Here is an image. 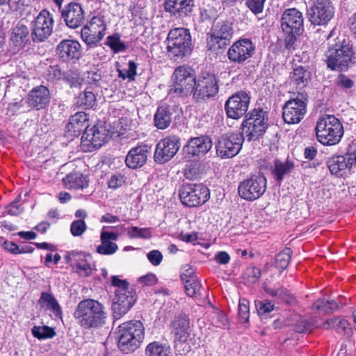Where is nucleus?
Listing matches in <instances>:
<instances>
[{
  "mask_svg": "<svg viewBox=\"0 0 356 356\" xmlns=\"http://www.w3.org/2000/svg\"><path fill=\"white\" fill-rule=\"evenodd\" d=\"M74 317L83 329H98L106 324L107 314L105 307L93 299H85L77 305Z\"/></svg>",
  "mask_w": 356,
  "mask_h": 356,
  "instance_id": "f257e3e1",
  "label": "nucleus"
},
{
  "mask_svg": "<svg viewBox=\"0 0 356 356\" xmlns=\"http://www.w3.org/2000/svg\"><path fill=\"white\" fill-rule=\"evenodd\" d=\"M116 334L119 349L128 354L140 346L145 336V327L140 321H127L118 326Z\"/></svg>",
  "mask_w": 356,
  "mask_h": 356,
  "instance_id": "f03ea898",
  "label": "nucleus"
},
{
  "mask_svg": "<svg viewBox=\"0 0 356 356\" xmlns=\"http://www.w3.org/2000/svg\"><path fill=\"white\" fill-rule=\"evenodd\" d=\"M317 140L324 145L338 144L343 135V127L341 121L332 115L321 117L316 125Z\"/></svg>",
  "mask_w": 356,
  "mask_h": 356,
  "instance_id": "7ed1b4c3",
  "label": "nucleus"
},
{
  "mask_svg": "<svg viewBox=\"0 0 356 356\" xmlns=\"http://www.w3.org/2000/svg\"><path fill=\"white\" fill-rule=\"evenodd\" d=\"M337 42L330 44L326 52L327 67L332 70H346L351 62L353 54L352 46L345 39L337 37Z\"/></svg>",
  "mask_w": 356,
  "mask_h": 356,
  "instance_id": "20e7f679",
  "label": "nucleus"
},
{
  "mask_svg": "<svg viewBox=\"0 0 356 356\" xmlns=\"http://www.w3.org/2000/svg\"><path fill=\"white\" fill-rule=\"evenodd\" d=\"M194 70L186 65L177 67L172 76V85L169 94L173 96H184L192 92L195 85Z\"/></svg>",
  "mask_w": 356,
  "mask_h": 356,
  "instance_id": "39448f33",
  "label": "nucleus"
},
{
  "mask_svg": "<svg viewBox=\"0 0 356 356\" xmlns=\"http://www.w3.org/2000/svg\"><path fill=\"white\" fill-rule=\"evenodd\" d=\"M268 127L267 113L261 109H254L245 116L241 128L248 140H255L262 136Z\"/></svg>",
  "mask_w": 356,
  "mask_h": 356,
  "instance_id": "423d86ee",
  "label": "nucleus"
},
{
  "mask_svg": "<svg viewBox=\"0 0 356 356\" xmlns=\"http://www.w3.org/2000/svg\"><path fill=\"white\" fill-rule=\"evenodd\" d=\"M166 41L168 51L174 58H183L191 51V38L186 29L171 30Z\"/></svg>",
  "mask_w": 356,
  "mask_h": 356,
  "instance_id": "0eeeda50",
  "label": "nucleus"
},
{
  "mask_svg": "<svg viewBox=\"0 0 356 356\" xmlns=\"http://www.w3.org/2000/svg\"><path fill=\"white\" fill-rule=\"evenodd\" d=\"M234 34L233 23L221 21L215 24L207 35V47L209 50L217 51L226 47Z\"/></svg>",
  "mask_w": 356,
  "mask_h": 356,
  "instance_id": "6e6552de",
  "label": "nucleus"
},
{
  "mask_svg": "<svg viewBox=\"0 0 356 356\" xmlns=\"http://www.w3.org/2000/svg\"><path fill=\"white\" fill-rule=\"evenodd\" d=\"M244 140L243 134L238 132L222 135L216 145L217 155L222 159L235 156L241 149Z\"/></svg>",
  "mask_w": 356,
  "mask_h": 356,
  "instance_id": "1a4fd4ad",
  "label": "nucleus"
},
{
  "mask_svg": "<svg viewBox=\"0 0 356 356\" xmlns=\"http://www.w3.org/2000/svg\"><path fill=\"white\" fill-rule=\"evenodd\" d=\"M210 197L209 188L202 184H186L179 190V198L183 204L197 207L205 203Z\"/></svg>",
  "mask_w": 356,
  "mask_h": 356,
  "instance_id": "9d476101",
  "label": "nucleus"
},
{
  "mask_svg": "<svg viewBox=\"0 0 356 356\" xmlns=\"http://www.w3.org/2000/svg\"><path fill=\"white\" fill-rule=\"evenodd\" d=\"M307 99L301 94L291 98L282 107V117L284 122L289 124H298L307 113Z\"/></svg>",
  "mask_w": 356,
  "mask_h": 356,
  "instance_id": "9b49d317",
  "label": "nucleus"
},
{
  "mask_svg": "<svg viewBox=\"0 0 356 356\" xmlns=\"http://www.w3.org/2000/svg\"><path fill=\"white\" fill-rule=\"evenodd\" d=\"M106 29L104 17L101 15L93 16L81 29V39L89 47L96 46L104 37Z\"/></svg>",
  "mask_w": 356,
  "mask_h": 356,
  "instance_id": "f8f14e48",
  "label": "nucleus"
},
{
  "mask_svg": "<svg viewBox=\"0 0 356 356\" xmlns=\"http://www.w3.org/2000/svg\"><path fill=\"white\" fill-rule=\"evenodd\" d=\"M238 195L248 201L259 198L266 190V179L261 175H254L244 179L238 186Z\"/></svg>",
  "mask_w": 356,
  "mask_h": 356,
  "instance_id": "ddd939ff",
  "label": "nucleus"
},
{
  "mask_svg": "<svg viewBox=\"0 0 356 356\" xmlns=\"http://www.w3.org/2000/svg\"><path fill=\"white\" fill-rule=\"evenodd\" d=\"M171 332L175 336V348L180 355L189 350L186 341L189 335V319L185 314L176 316L171 323Z\"/></svg>",
  "mask_w": 356,
  "mask_h": 356,
  "instance_id": "4468645a",
  "label": "nucleus"
},
{
  "mask_svg": "<svg viewBox=\"0 0 356 356\" xmlns=\"http://www.w3.org/2000/svg\"><path fill=\"white\" fill-rule=\"evenodd\" d=\"M112 306L113 316L119 319L123 316L134 305L136 298L132 287L126 289H116Z\"/></svg>",
  "mask_w": 356,
  "mask_h": 356,
  "instance_id": "2eb2a0df",
  "label": "nucleus"
},
{
  "mask_svg": "<svg viewBox=\"0 0 356 356\" xmlns=\"http://www.w3.org/2000/svg\"><path fill=\"white\" fill-rule=\"evenodd\" d=\"M255 47L250 39H240L229 48L227 55L230 62L243 64L254 54Z\"/></svg>",
  "mask_w": 356,
  "mask_h": 356,
  "instance_id": "dca6fc26",
  "label": "nucleus"
},
{
  "mask_svg": "<svg viewBox=\"0 0 356 356\" xmlns=\"http://www.w3.org/2000/svg\"><path fill=\"white\" fill-rule=\"evenodd\" d=\"M250 104V97L244 91H240L232 95L226 101L225 110L228 118L238 120L248 111Z\"/></svg>",
  "mask_w": 356,
  "mask_h": 356,
  "instance_id": "f3484780",
  "label": "nucleus"
},
{
  "mask_svg": "<svg viewBox=\"0 0 356 356\" xmlns=\"http://www.w3.org/2000/svg\"><path fill=\"white\" fill-rule=\"evenodd\" d=\"M193 97L197 99H204L215 96L218 92L216 76L209 73H202L195 81Z\"/></svg>",
  "mask_w": 356,
  "mask_h": 356,
  "instance_id": "a211bd4d",
  "label": "nucleus"
},
{
  "mask_svg": "<svg viewBox=\"0 0 356 356\" xmlns=\"http://www.w3.org/2000/svg\"><path fill=\"white\" fill-rule=\"evenodd\" d=\"M310 22L315 25H323L331 20L334 8L330 0H318L308 10Z\"/></svg>",
  "mask_w": 356,
  "mask_h": 356,
  "instance_id": "6ab92c4d",
  "label": "nucleus"
},
{
  "mask_svg": "<svg viewBox=\"0 0 356 356\" xmlns=\"http://www.w3.org/2000/svg\"><path fill=\"white\" fill-rule=\"evenodd\" d=\"M179 147L180 142L177 136H170L161 139L156 146L155 161L164 163L170 161L177 154Z\"/></svg>",
  "mask_w": 356,
  "mask_h": 356,
  "instance_id": "aec40b11",
  "label": "nucleus"
},
{
  "mask_svg": "<svg viewBox=\"0 0 356 356\" xmlns=\"http://www.w3.org/2000/svg\"><path fill=\"white\" fill-rule=\"evenodd\" d=\"M106 130L99 126L86 128L81 137V145L84 152H92L98 149L106 141Z\"/></svg>",
  "mask_w": 356,
  "mask_h": 356,
  "instance_id": "412c9836",
  "label": "nucleus"
},
{
  "mask_svg": "<svg viewBox=\"0 0 356 356\" xmlns=\"http://www.w3.org/2000/svg\"><path fill=\"white\" fill-rule=\"evenodd\" d=\"M355 163L356 154L355 152L332 156L327 161L331 174L337 177H342L346 175Z\"/></svg>",
  "mask_w": 356,
  "mask_h": 356,
  "instance_id": "4be33fe9",
  "label": "nucleus"
},
{
  "mask_svg": "<svg viewBox=\"0 0 356 356\" xmlns=\"http://www.w3.org/2000/svg\"><path fill=\"white\" fill-rule=\"evenodd\" d=\"M281 26L284 33H300L303 29L302 13L296 8L286 10L282 16Z\"/></svg>",
  "mask_w": 356,
  "mask_h": 356,
  "instance_id": "5701e85b",
  "label": "nucleus"
},
{
  "mask_svg": "<svg viewBox=\"0 0 356 356\" xmlns=\"http://www.w3.org/2000/svg\"><path fill=\"white\" fill-rule=\"evenodd\" d=\"M56 53L63 61L77 60L81 56V45L77 40L65 39L57 45Z\"/></svg>",
  "mask_w": 356,
  "mask_h": 356,
  "instance_id": "b1692460",
  "label": "nucleus"
},
{
  "mask_svg": "<svg viewBox=\"0 0 356 356\" xmlns=\"http://www.w3.org/2000/svg\"><path fill=\"white\" fill-rule=\"evenodd\" d=\"M212 147V141L208 136H200L191 138L184 147L185 153L188 156H203L207 154Z\"/></svg>",
  "mask_w": 356,
  "mask_h": 356,
  "instance_id": "393cba45",
  "label": "nucleus"
},
{
  "mask_svg": "<svg viewBox=\"0 0 356 356\" xmlns=\"http://www.w3.org/2000/svg\"><path fill=\"white\" fill-rule=\"evenodd\" d=\"M164 9L176 17L189 16L194 6L193 0H164Z\"/></svg>",
  "mask_w": 356,
  "mask_h": 356,
  "instance_id": "a878e982",
  "label": "nucleus"
},
{
  "mask_svg": "<svg viewBox=\"0 0 356 356\" xmlns=\"http://www.w3.org/2000/svg\"><path fill=\"white\" fill-rule=\"evenodd\" d=\"M62 16L70 28L76 29L81 26L85 16L81 6L79 3H71L62 11Z\"/></svg>",
  "mask_w": 356,
  "mask_h": 356,
  "instance_id": "bb28decb",
  "label": "nucleus"
},
{
  "mask_svg": "<svg viewBox=\"0 0 356 356\" xmlns=\"http://www.w3.org/2000/svg\"><path fill=\"white\" fill-rule=\"evenodd\" d=\"M149 147L146 145H140L131 148L125 159L128 168L136 169L143 166L147 161Z\"/></svg>",
  "mask_w": 356,
  "mask_h": 356,
  "instance_id": "cd10ccee",
  "label": "nucleus"
},
{
  "mask_svg": "<svg viewBox=\"0 0 356 356\" xmlns=\"http://www.w3.org/2000/svg\"><path fill=\"white\" fill-rule=\"evenodd\" d=\"M106 228V227H104L101 232V244L97 247V252L103 255H111L118 249V245L114 243L118 239V234L108 232Z\"/></svg>",
  "mask_w": 356,
  "mask_h": 356,
  "instance_id": "c85d7f7f",
  "label": "nucleus"
},
{
  "mask_svg": "<svg viewBox=\"0 0 356 356\" xmlns=\"http://www.w3.org/2000/svg\"><path fill=\"white\" fill-rule=\"evenodd\" d=\"M88 121V115L84 112H77L72 115L66 125L67 131L73 136H79L81 132L87 128Z\"/></svg>",
  "mask_w": 356,
  "mask_h": 356,
  "instance_id": "c756f323",
  "label": "nucleus"
},
{
  "mask_svg": "<svg viewBox=\"0 0 356 356\" xmlns=\"http://www.w3.org/2000/svg\"><path fill=\"white\" fill-rule=\"evenodd\" d=\"M72 255L75 260L76 272L81 277L91 275L95 270V267L90 261V255L79 252Z\"/></svg>",
  "mask_w": 356,
  "mask_h": 356,
  "instance_id": "7c9ffc66",
  "label": "nucleus"
},
{
  "mask_svg": "<svg viewBox=\"0 0 356 356\" xmlns=\"http://www.w3.org/2000/svg\"><path fill=\"white\" fill-rule=\"evenodd\" d=\"M324 329H333L340 334L348 337L353 334V329L349 322L343 318L335 317L327 319L323 325Z\"/></svg>",
  "mask_w": 356,
  "mask_h": 356,
  "instance_id": "2f4dec72",
  "label": "nucleus"
},
{
  "mask_svg": "<svg viewBox=\"0 0 356 356\" xmlns=\"http://www.w3.org/2000/svg\"><path fill=\"white\" fill-rule=\"evenodd\" d=\"M172 108L166 105H160L154 116V123L159 129H165L168 128L172 122Z\"/></svg>",
  "mask_w": 356,
  "mask_h": 356,
  "instance_id": "473e14b6",
  "label": "nucleus"
},
{
  "mask_svg": "<svg viewBox=\"0 0 356 356\" xmlns=\"http://www.w3.org/2000/svg\"><path fill=\"white\" fill-rule=\"evenodd\" d=\"M29 30L24 24H18L13 29L10 36V43L15 47V51H19L23 48L28 41Z\"/></svg>",
  "mask_w": 356,
  "mask_h": 356,
  "instance_id": "72a5a7b5",
  "label": "nucleus"
},
{
  "mask_svg": "<svg viewBox=\"0 0 356 356\" xmlns=\"http://www.w3.org/2000/svg\"><path fill=\"white\" fill-rule=\"evenodd\" d=\"M311 72L308 67L299 66L293 70L290 76V83L296 86L298 88H303L311 80Z\"/></svg>",
  "mask_w": 356,
  "mask_h": 356,
  "instance_id": "f704fd0d",
  "label": "nucleus"
},
{
  "mask_svg": "<svg viewBox=\"0 0 356 356\" xmlns=\"http://www.w3.org/2000/svg\"><path fill=\"white\" fill-rule=\"evenodd\" d=\"M62 179L65 186L68 189H83L88 186L87 177L79 172L70 173Z\"/></svg>",
  "mask_w": 356,
  "mask_h": 356,
  "instance_id": "c9c22d12",
  "label": "nucleus"
},
{
  "mask_svg": "<svg viewBox=\"0 0 356 356\" xmlns=\"http://www.w3.org/2000/svg\"><path fill=\"white\" fill-rule=\"evenodd\" d=\"M29 106L39 110L44 106V86H40L33 88L29 93L27 99Z\"/></svg>",
  "mask_w": 356,
  "mask_h": 356,
  "instance_id": "e433bc0d",
  "label": "nucleus"
},
{
  "mask_svg": "<svg viewBox=\"0 0 356 356\" xmlns=\"http://www.w3.org/2000/svg\"><path fill=\"white\" fill-rule=\"evenodd\" d=\"M145 354L147 356H170V347L165 343L153 341L147 346Z\"/></svg>",
  "mask_w": 356,
  "mask_h": 356,
  "instance_id": "4c0bfd02",
  "label": "nucleus"
},
{
  "mask_svg": "<svg viewBox=\"0 0 356 356\" xmlns=\"http://www.w3.org/2000/svg\"><path fill=\"white\" fill-rule=\"evenodd\" d=\"M293 167L294 164L292 161H286L283 162L278 160L275 161L273 170L275 179L277 181L281 182L284 177L291 172Z\"/></svg>",
  "mask_w": 356,
  "mask_h": 356,
  "instance_id": "58836bf2",
  "label": "nucleus"
},
{
  "mask_svg": "<svg viewBox=\"0 0 356 356\" xmlns=\"http://www.w3.org/2000/svg\"><path fill=\"white\" fill-rule=\"evenodd\" d=\"M44 10L40 11L34 22L32 38L35 42H42L44 38Z\"/></svg>",
  "mask_w": 356,
  "mask_h": 356,
  "instance_id": "ea45409f",
  "label": "nucleus"
},
{
  "mask_svg": "<svg viewBox=\"0 0 356 356\" xmlns=\"http://www.w3.org/2000/svg\"><path fill=\"white\" fill-rule=\"evenodd\" d=\"M51 312L50 316L54 321L58 323L62 321V310L56 298L51 294L46 293V310Z\"/></svg>",
  "mask_w": 356,
  "mask_h": 356,
  "instance_id": "a19ab883",
  "label": "nucleus"
},
{
  "mask_svg": "<svg viewBox=\"0 0 356 356\" xmlns=\"http://www.w3.org/2000/svg\"><path fill=\"white\" fill-rule=\"evenodd\" d=\"M105 44L108 46L114 53L123 52L127 49V46L124 42L121 40L120 35L118 33L108 36Z\"/></svg>",
  "mask_w": 356,
  "mask_h": 356,
  "instance_id": "79ce46f5",
  "label": "nucleus"
},
{
  "mask_svg": "<svg viewBox=\"0 0 356 356\" xmlns=\"http://www.w3.org/2000/svg\"><path fill=\"white\" fill-rule=\"evenodd\" d=\"M186 294L190 297H197L201 294L202 285L197 278L191 277L184 282Z\"/></svg>",
  "mask_w": 356,
  "mask_h": 356,
  "instance_id": "37998d69",
  "label": "nucleus"
},
{
  "mask_svg": "<svg viewBox=\"0 0 356 356\" xmlns=\"http://www.w3.org/2000/svg\"><path fill=\"white\" fill-rule=\"evenodd\" d=\"M339 307L334 300H318L312 305V309L320 311L324 314L332 312Z\"/></svg>",
  "mask_w": 356,
  "mask_h": 356,
  "instance_id": "c03bdc74",
  "label": "nucleus"
},
{
  "mask_svg": "<svg viewBox=\"0 0 356 356\" xmlns=\"http://www.w3.org/2000/svg\"><path fill=\"white\" fill-rule=\"evenodd\" d=\"M291 250L285 248L275 257V266L282 270L285 269L291 260Z\"/></svg>",
  "mask_w": 356,
  "mask_h": 356,
  "instance_id": "a18cd8bd",
  "label": "nucleus"
},
{
  "mask_svg": "<svg viewBox=\"0 0 356 356\" xmlns=\"http://www.w3.org/2000/svg\"><path fill=\"white\" fill-rule=\"evenodd\" d=\"M127 234L131 238L149 239L152 237V232L149 228H139L136 226L131 227L127 231Z\"/></svg>",
  "mask_w": 356,
  "mask_h": 356,
  "instance_id": "49530a36",
  "label": "nucleus"
},
{
  "mask_svg": "<svg viewBox=\"0 0 356 356\" xmlns=\"http://www.w3.org/2000/svg\"><path fill=\"white\" fill-rule=\"evenodd\" d=\"M184 177L190 180L199 179L201 175L200 165L197 162L187 164L184 170Z\"/></svg>",
  "mask_w": 356,
  "mask_h": 356,
  "instance_id": "de8ad7c7",
  "label": "nucleus"
},
{
  "mask_svg": "<svg viewBox=\"0 0 356 356\" xmlns=\"http://www.w3.org/2000/svg\"><path fill=\"white\" fill-rule=\"evenodd\" d=\"M254 305L257 314L261 317L269 314L275 309V304L270 300H256Z\"/></svg>",
  "mask_w": 356,
  "mask_h": 356,
  "instance_id": "09e8293b",
  "label": "nucleus"
},
{
  "mask_svg": "<svg viewBox=\"0 0 356 356\" xmlns=\"http://www.w3.org/2000/svg\"><path fill=\"white\" fill-rule=\"evenodd\" d=\"M249 307V301L247 299L242 298L239 300L238 314L241 323H246L248 321L250 317Z\"/></svg>",
  "mask_w": 356,
  "mask_h": 356,
  "instance_id": "8fccbe9b",
  "label": "nucleus"
},
{
  "mask_svg": "<svg viewBox=\"0 0 356 356\" xmlns=\"http://www.w3.org/2000/svg\"><path fill=\"white\" fill-rule=\"evenodd\" d=\"M96 102V97L93 92L85 91L79 97L77 104L83 106L85 108H92Z\"/></svg>",
  "mask_w": 356,
  "mask_h": 356,
  "instance_id": "3c124183",
  "label": "nucleus"
},
{
  "mask_svg": "<svg viewBox=\"0 0 356 356\" xmlns=\"http://www.w3.org/2000/svg\"><path fill=\"white\" fill-rule=\"evenodd\" d=\"M20 196H18L13 202L8 204L3 212L4 214L17 216L23 213L24 208L19 202Z\"/></svg>",
  "mask_w": 356,
  "mask_h": 356,
  "instance_id": "603ef678",
  "label": "nucleus"
},
{
  "mask_svg": "<svg viewBox=\"0 0 356 356\" xmlns=\"http://www.w3.org/2000/svg\"><path fill=\"white\" fill-rule=\"evenodd\" d=\"M127 178L121 173L112 175L108 181V186L110 188L116 189L121 187L126 181Z\"/></svg>",
  "mask_w": 356,
  "mask_h": 356,
  "instance_id": "864d4df0",
  "label": "nucleus"
},
{
  "mask_svg": "<svg viewBox=\"0 0 356 356\" xmlns=\"http://www.w3.org/2000/svg\"><path fill=\"white\" fill-rule=\"evenodd\" d=\"M87 228L86 222L83 219L76 220L72 222L70 231L73 236H79L83 234Z\"/></svg>",
  "mask_w": 356,
  "mask_h": 356,
  "instance_id": "5fc2aeb1",
  "label": "nucleus"
},
{
  "mask_svg": "<svg viewBox=\"0 0 356 356\" xmlns=\"http://www.w3.org/2000/svg\"><path fill=\"white\" fill-rule=\"evenodd\" d=\"M266 0H246L245 5L255 15L261 13Z\"/></svg>",
  "mask_w": 356,
  "mask_h": 356,
  "instance_id": "6e6d98bb",
  "label": "nucleus"
},
{
  "mask_svg": "<svg viewBox=\"0 0 356 356\" xmlns=\"http://www.w3.org/2000/svg\"><path fill=\"white\" fill-rule=\"evenodd\" d=\"M314 324L312 321H308L306 319L301 318L295 325V330L297 332H311Z\"/></svg>",
  "mask_w": 356,
  "mask_h": 356,
  "instance_id": "4d7b16f0",
  "label": "nucleus"
},
{
  "mask_svg": "<svg viewBox=\"0 0 356 356\" xmlns=\"http://www.w3.org/2000/svg\"><path fill=\"white\" fill-rule=\"evenodd\" d=\"M245 276L249 282H256L261 276L260 269L256 267H249L245 272Z\"/></svg>",
  "mask_w": 356,
  "mask_h": 356,
  "instance_id": "13d9d810",
  "label": "nucleus"
},
{
  "mask_svg": "<svg viewBox=\"0 0 356 356\" xmlns=\"http://www.w3.org/2000/svg\"><path fill=\"white\" fill-rule=\"evenodd\" d=\"M149 261L154 266H159L163 260V254L159 250H154L147 254Z\"/></svg>",
  "mask_w": 356,
  "mask_h": 356,
  "instance_id": "bf43d9fd",
  "label": "nucleus"
},
{
  "mask_svg": "<svg viewBox=\"0 0 356 356\" xmlns=\"http://www.w3.org/2000/svg\"><path fill=\"white\" fill-rule=\"evenodd\" d=\"M56 156L53 158V159H47L46 160V169L48 167L52 166V172H49V177L51 178H55L58 174V170L59 168L61 166V163L59 162L58 160H56Z\"/></svg>",
  "mask_w": 356,
  "mask_h": 356,
  "instance_id": "052dcab7",
  "label": "nucleus"
},
{
  "mask_svg": "<svg viewBox=\"0 0 356 356\" xmlns=\"http://www.w3.org/2000/svg\"><path fill=\"white\" fill-rule=\"evenodd\" d=\"M336 83L339 88L343 89L350 88L354 85L353 81L343 74H341L338 76Z\"/></svg>",
  "mask_w": 356,
  "mask_h": 356,
  "instance_id": "680f3d73",
  "label": "nucleus"
},
{
  "mask_svg": "<svg viewBox=\"0 0 356 356\" xmlns=\"http://www.w3.org/2000/svg\"><path fill=\"white\" fill-rule=\"evenodd\" d=\"M191 277L196 278L197 277L194 275L193 268L190 265L186 264L181 268V279L184 282L187 280H190Z\"/></svg>",
  "mask_w": 356,
  "mask_h": 356,
  "instance_id": "e2e57ef3",
  "label": "nucleus"
},
{
  "mask_svg": "<svg viewBox=\"0 0 356 356\" xmlns=\"http://www.w3.org/2000/svg\"><path fill=\"white\" fill-rule=\"evenodd\" d=\"M285 34V47L289 51L295 49V42L296 41V36L300 33H284Z\"/></svg>",
  "mask_w": 356,
  "mask_h": 356,
  "instance_id": "0e129e2a",
  "label": "nucleus"
},
{
  "mask_svg": "<svg viewBox=\"0 0 356 356\" xmlns=\"http://www.w3.org/2000/svg\"><path fill=\"white\" fill-rule=\"evenodd\" d=\"M47 74L48 80L60 79L62 75L61 71L58 65L49 67Z\"/></svg>",
  "mask_w": 356,
  "mask_h": 356,
  "instance_id": "69168bd1",
  "label": "nucleus"
},
{
  "mask_svg": "<svg viewBox=\"0 0 356 356\" xmlns=\"http://www.w3.org/2000/svg\"><path fill=\"white\" fill-rule=\"evenodd\" d=\"M138 282L140 284L143 285L152 286L156 283L157 278L154 274L148 273L144 276L140 277L138 280Z\"/></svg>",
  "mask_w": 356,
  "mask_h": 356,
  "instance_id": "338daca9",
  "label": "nucleus"
},
{
  "mask_svg": "<svg viewBox=\"0 0 356 356\" xmlns=\"http://www.w3.org/2000/svg\"><path fill=\"white\" fill-rule=\"evenodd\" d=\"M111 278V284L113 286L117 287V289H126L131 287L125 280L120 279L118 276L114 275Z\"/></svg>",
  "mask_w": 356,
  "mask_h": 356,
  "instance_id": "774afa93",
  "label": "nucleus"
}]
</instances>
